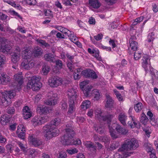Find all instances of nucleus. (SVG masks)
I'll use <instances>...</instances> for the list:
<instances>
[{
  "label": "nucleus",
  "mask_w": 158,
  "mask_h": 158,
  "mask_svg": "<svg viewBox=\"0 0 158 158\" xmlns=\"http://www.w3.org/2000/svg\"><path fill=\"white\" fill-rule=\"evenodd\" d=\"M6 41L5 38H0V51L5 53H7L10 50V46L6 43Z\"/></svg>",
  "instance_id": "obj_8"
},
{
  "label": "nucleus",
  "mask_w": 158,
  "mask_h": 158,
  "mask_svg": "<svg viewBox=\"0 0 158 158\" xmlns=\"http://www.w3.org/2000/svg\"><path fill=\"white\" fill-rule=\"evenodd\" d=\"M141 53L138 52H135L134 54V58L135 60H137L141 57Z\"/></svg>",
  "instance_id": "obj_59"
},
{
  "label": "nucleus",
  "mask_w": 158,
  "mask_h": 158,
  "mask_svg": "<svg viewBox=\"0 0 158 158\" xmlns=\"http://www.w3.org/2000/svg\"><path fill=\"white\" fill-rule=\"evenodd\" d=\"M143 107V104L141 102L135 104L134 106L135 110L137 112H140L142 110Z\"/></svg>",
  "instance_id": "obj_42"
},
{
  "label": "nucleus",
  "mask_w": 158,
  "mask_h": 158,
  "mask_svg": "<svg viewBox=\"0 0 158 158\" xmlns=\"http://www.w3.org/2000/svg\"><path fill=\"white\" fill-rule=\"evenodd\" d=\"M118 119L123 126L126 125V121L127 119V116L124 113H121L118 116Z\"/></svg>",
  "instance_id": "obj_28"
},
{
  "label": "nucleus",
  "mask_w": 158,
  "mask_h": 158,
  "mask_svg": "<svg viewBox=\"0 0 158 158\" xmlns=\"http://www.w3.org/2000/svg\"><path fill=\"white\" fill-rule=\"evenodd\" d=\"M49 110H52V109L49 107L40 106L37 107V111L40 114H47L49 112Z\"/></svg>",
  "instance_id": "obj_20"
},
{
  "label": "nucleus",
  "mask_w": 158,
  "mask_h": 158,
  "mask_svg": "<svg viewBox=\"0 0 158 158\" xmlns=\"http://www.w3.org/2000/svg\"><path fill=\"white\" fill-rule=\"evenodd\" d=\"M103 37V35L102 34H99L96 35L94 36V38L97 41L100 40H101Z\"/></svg>",
  "instance_id": "obj_64"
},
{
  "label": "nucleus",
  "mask_w": 158,
  "mask_h": 158,
  "mask_svg": "<svg viewBox=\"0 0 158 158\" xmlns=\"http://www.w3.org/2000/svg\"><path fill=\"white\" fill-rule=\"evenodd\" d=\"M75 102H73L72 103L71 102H69V108L68 113L69 114L72 113L74 109Z\"/></svg>",
  "instance_id": "obj_43"
},
{
  "label": "nucleus",
  "mask_w": 158,
  "mask_h": 158,
  "mask_svg": "<svg viewBox=\"0 0 158 158\" xmlns=\"http://www.w3.org/2000/svg\"><path fill=\"white\" fill-rule=\"evenodd\" d=\"M40 77L39 76H34L29 81L27 87L31 89L33 91L38 90L41 87L42 84L40 82Z\"/></svg>",
  "instance_id": "obj_4"
},
{
  "label": "nucleus",
  "mask_w": 158,
  "mask_h": 158,
  "mask_svg": "<svg viewBox=\"0 0 158 158\" xmlns=\"http://www.w3.org/2000/svg\"><path fill=\"white\" fill-rule=\"evenodd\" d=\"M61 120L59 118H56L53 119L50 124L54 126H57L61 123Z\"/></svg>",
  "instance_id": "obj_33"
},
{
  "label": "nucleus",
  "mask_w": 158,
  "mask_h": 158,
  "mask_svg": "<svg viewBox=\"0 0 158 158\" xmlns=\"http://www.w3.org/2000/svg\"><path fill=\"white\" fill-rule=\"evenodd\" d=\"M60 31L67 36L71 32V31L68 29L63 27L60 28Z\"/></svg>",
  "instance_id": "obj_52"
},
{
  "label": "nucleus",
  "mask_w": 158,
  "mask_h": 158,
  "mask_svg": "<svg viewBox=\"0 0 158 158\" xmlns=\"http://www.w3.org/2000/svg\"><path fill=\"white\" fill-rule=\"evenodd\" d=\"M121 148L119 150V151L122 152V154L123 155L119 154L118 153H117L115 154L114 156L115 158H125V157H127L128 156H129L132 154V153L130 152L127 151L124 152V150L123 151L121 150Z\"/></svg>",
  "instance_id": "obj_21"
},
{
  "label": "nucleus",
  "mask_w": 158,
  "mask_h": 158,
  "mask_svg": "<svg viewBox=\"0 0 158 158\" xmlns=\"http://www.w3.org/2000/svg\"><path fill=\"white\" fill-rule=\"evenodd\" d=\"M91 102L89 100H85L83 102L81 108L83 110H85L89 107Z\"/></svg>",
  "instance_id": "obj_36"
},
{
  "label": "nucleus",
  "mask_w": 158,
  "mask_h": 158,
  "mask_svg": "<svg viewBox=\"0 0 158 158\" xmlns=\"http://www.w3.org/2000/svg\"><path fill=\"white\" fill-rule=\"evenodd\" d=\"M35 64V61L33 59L24 60H23L21 65L24 69L29 70L34 67Z\"/></svg>",
  "instance_id": "obj_9"
},
{
  "label": "nucleus",
  "mask_w": 158,
  "mask_h": 158,
  "mask_svg": "<svg viewBox=\"0 0 158 158\" xmlns=\"http://www.w3.org/2000/svg\"><path fill=\"white\" fill-rule=\"evenodd\" d=\"M50 70V67L47 65L44 64L42 66L41 73L44 75H46L48 74Z\"/></svg>",
  "instance_id": "obj_31"
},
{
  "label": "nucleus",
  "mask_w": 158,
  "mask_h": 158,
  "mask_svg": "<svg viewBox=\"0 0 158 158\" xmlns=\"http://www.w3.org/2000/svg\"><path fill=\"white\" fill-rule=\"evenodd\" d=\"M61 109L63 110H66L67 109L68 105L66 102L62 101L60 104Z\"/></svg>",
  "instance_id": "obj_44"
},
{
  "label": "nucleus",
  "mask_w": 158,
  "mask_h": 158,
  "mask_svg": "<svg viewBox=\"0 0 158 158\" xmlns=\"http://www.w3.org/2000/svg\"><path fill=\"white\" fill-rule=\"evenodd\" d=\"M95 130L100 134H102L104 132V130L102 128V127H99L97 125H95L94 126Z\"/></svg>",
  "instance_id": "obj_49"
},
{
  "label": "nucleus",
  "mask_w": 158,
  "mask_h": 158,
  "mask_svg": "<svg viewBox=\"0 0 158 158\" xmlns=\"http://www.w3.org/2000/svg\"><path fill=\"white\" fill-rule=\"evenodd\" d=\"M23 76L21 74H16L14 76V78L15 80V82L17 84V86H20L23 83Z\"/></svg>",
  "instance_id": "obj_22"
},
{
  "label": "nucleus",
  "mask_w": 158,
  "mask_h": 158,
  "mask_svg": "<svg viewBox=\"0 0 158 158\" xmlns=\"http://www.w3.org/2000/svg\"><path fill=\"white\" fill-rule=\"evenodd\" d=\"M149 58V56L147 55H145L143 56L142 60V67L144 68L145 71L148 70V61Z\"/></svg>",
  "instance_id": "obj_25"
},
{
  "label": "nucleus",
  "mask_w": 158,
  "mask_h": 158,
  "mask_svg": "<svg viewBox=\"0 0 158 158\" xmlns=\"http://www.w3.org/2000/svg\"><path fill=\"white\" fill-rule=\"evenodd\" d=\"M102 112L101 109L97 108L95 110V118L99 120L106 121L107 123H110L112 118L115 116L114 114H108L105 116L102 115Z\"/></svg>",
  "instance_id": "obj_5"
},
{
  "label": "nucleus",
  "mask_w": 158,
  "mask_h": 158,
  "mask_svg": "<svg viewBox=\"0 0 158 158\" xmlns=\"http://www.w3.org/2000/svg\"><path fill=\"white\" fill-rule=\"evenodd\" d=\"M31 122L34 126L41 125L42 124L40 118H38L37 117L33 118L31 120Z\"/></svg>",
  "instance_id": "obj_37"
},
{
  "label": "nucleus",
  "mask_w": 158,
  "mask_h": 158,
  "mask_svg": "<svg viewBox=\"0 0 158 158\" xmlns=\"http://www.w3.org/2000/svg\"><path fill=\"white\" fill-rule=\"evenodd\" d=\"M89 5L90 8L98 9L100 4L98 0H89Z\"/></svg>",
  "instance_id": "obj_24"
},
{
  "label": "nucleus",
  "mask_w": 158,
  "mask_h": 158,
  "mask_svg": "<svg viewBox=\"0 0 158 158\" xmlns=\"http://www.w3.org/2000/svg\"><path fill=\"white\" fill-rule=\"evenodd\" d=\"M55 55L51 53H48L45 54L44 56L45 60L50 62H54L55 61Z\"/></svg>",
  "instance_id": "obj_26"
},
{
  "label": "nucleus",
  "mask_w": 158,
  "mask_h": 158,
  "mask_svg": "<svg viewBox=\"0 0 158 158\" xmlns=\"http://www.w3.org/2000/svg\"><path fill=\"white\" fill-rule=\"evenodd\" d=\"M129 42L130 43V48H129V50L131 48L133 51L136 50L138 48L137 43L135 41L133 40L132 39H130Z\"/></svg>",
  "instance_id": "obj_30"
},
{
  "label": "nucleus",
  "mask_w": 158,
  "mask_h": 158,
  "mask_svg": "<svg viewBox=\"0 0 158 158\" xmlns=\"http://www.w3.org/2000/svg\"><path fill=\"white\" fill-rule=\"evenodd\" d=\"M8 16L3 13L0 12V20L2 21L6 20Z\"/></svg>",
  "instance_id": "obj_56"
},
{
  "label": "nucleus",
  "mask_w": 158,
  "mask_h": 158,
  "mask_svg": "<svg viewBox=\"0 0 158 158\" xmlns=\"http://www.w3.org/2000/svg\"><path fill=\"white\" fill-rule=\"evenodd\" d=\"M37 42L39 43L40 44L44 46L45 47H49V44L47 43L45 41L40 39H37L36 40Z\"/></svg>",
  "instance_id": "obj_47"
},
{
  "label": "nucleus",
  "mask_w": 158,
  "mask_h": 158,
  "mask_svg": "<svg viewBox=\"0 0 158 158\" xmlns=\"http://www.w3.org/2000/svg\"><path fill=\"white\" fill-rule=\"evenodd\" d=\"M94 100H98L100 98V95L98 90L97 89L93 90L91 94Z\"/></svg>",
  "instance_id": "obj_34"
},
{
  "label": "nucleus",
  "mask_w": 158,
  "mask_h": 158,
  "mask_svg": "<svg viewBox=\"0 0 158 158\" xmlns=\"http://www.w3.org/2000/svg\"><path fill=\"white\" fill-rule=\"evenodd\" d=\"M7 93L5 94L4 97H2L3 102L4 106H7L10 104L11 99L14 98L15 95L14 90H11L6 92Z\"/></svg>",
  "instance_id": "obj_7"
},
{
  "label": "nucleus",
  "mask_w": 158,
  "mask_h": 158,
  "mask_svg": "<svg viewBox=\"0 0 158 158\" xmlns=\"http://www.w3.org/2000/svg\"><path fill=\"white\" fill-rule=\"evenodd\" d=\"M85 145L90 150L95 151L96 150V147L94 145V143L89 141L86 142L85 143Z\"/></svg>",
  "instance_id": "obj_39"
},
{
  "label": "nucleus",
  "mask_w": 158,
  "mask_h": 158,
  "mask_svg": "<svg viewBox=\"0 0 158 158\" xmlns=\"http://www.w3.org/2000/svg\"><path fill=\"white\" fill-rule=\"evenodd\" d=\"M92 88V87L91 86H88L84 89L83 92L85 96L89 97L91 96V89Z\"/></svg>",
  "instance_id": "obj_38"
},
{
  "label": "nucleus",
  "mask_w": 158,
  "mask_h": 158,
  "mask_svg": "<svg viewBox=\"0 0 158 158\" xmlns=\"http://www.w3.org/2000/svg\"><path fill=\"white\" fill-rule=\"evenodd\" d=\"M10 117L7 114H4L0 118V122L2 125H6L9 121Z\"/></svg>",
  "instance_id": "obj_29"
},
{
  "label": "nucleus",
  "mask_w": 158,
  "mask_h": 158,
  "mask_svg": "<svg viewBox=\"0 0 158 158\" xmlns=\"http://www.w3.org/2000/svg\"><path fill=\"white\" fill-rule=\"evenodd\" d=\"M10 78L9 76L6 74L3 73L1 74L0 77V84L6 85L10 81Z\"/></svg>",
  "instance_id": "obj_19"
},
{
  "label": "nucleus",
  "mask_w": 158,
  "mask_h": 158,
  "mask_svg": "<svg viewBox=\"0 0 158 158\" xmlns=\"http://www.w3.org/2000/svg\"><path fill=\"white\" fill-rule=\"evenodd\" d=\"M143 16H142L135 19L133 23V25H136L138 23L142 21L143 19Z\"/></svg>",
  "instance_id": "obj_51"
},
{
  "label": "nucleus",
  "mask_w": 158,
  "mask_h": 158,
  "mask_svg": "<svg viewBox=\"0 0 158 158\" xmlns=\"http://www.w3.org/2000/svg\"><path fill=\"white\" fill-rule=\"evenodd\" d=\"M62 79L57 76L50 78L48 80V84L52 87H57L62 84Z\"/></svg>",
  "instance_id": "obj_6"
},
{
  "label": "nucleus",
  "mask_w": 158,
  "mask_h": 158,
  "mask_svg": "<svg viewBox=\"0 0 158 158\" xmlns=\"http://www.w3.org/2000/svg\"><path fill=\"white\" fill-rule=\"evenodd\" d=\"M106 102L105 106L108 108H112L114 107V101L112 99L111 96L107 94L106 95Z\"/></svg>",
  "instance_id": "obj_17"
},
{
  "label": "nucleus",
  "mask_w": 158,
  "mask_h": 158,
  "mask_svg": "<svg viewBox=\"0 0 158 158\" xmlns=\"http://www.w3.org/2000/svg\"><path fill=\"white\" fill-rule=\"evenodd\" d=\"M34 53L35 56H40L43 53L41 48L38 47H36L35 48Z\"/></svg>",
  "instance_id": "obj_40"
},
{
  "label": "nucleus",
  "mask_w": 158,
  "mask_h": 158,
  "mask_svg": "<svg viewBox=\"0 0 158 158\" xmlns=\"http://www.w3.org/2000/svg\"><path fill=\"white\" fill-rule=\"evenodd\" d=\"M23 101L22 100H19L16 101L14 103V106L16 107H19L22 104Z\"/></svg>",
  "instance_id": "obj_63"
},
{
  "label": "nucleus",
  "mask_w": 158,
  "mask_h": 158,
  "mask_svg": "<svg viewBox=\"0 0 158 158\" xmlns=\"http://www.w3.org/2000/svg\"><path fill=\"white\" fill-rule=\"evenodd\" d=\"M140 121L144 125H145L148 122V119L146 115L143 113L141 115Z\"/></svg>",
  "instance_id": "obj_41"
},
{
  "label": "nucleus",
  "mask_w": 158,
  "mask_h": 158,
  "mask_svg": "<svg viewBox=\"0 0 158 158\" xmlns=\"http://www.w3.org/2000/svg\"><path fill=\"white\" fill-rule=\"evenodd\" d=\"M88 52L90 54H92L93 56L96 58L98 60H101V58L99 57V51L98 50H95L94 49H91L90 48H88Z\"/></svg>",
  "instance_id": "obj_27"
},
{
  "label": "nucleus",
  "mask_w": 158,
  "mask_h": 158,
  "mask_svg": "<svg viewBox=\"0 0 158 158\" xmlns=\"http://www.w3.org/2000/svg\"><path fill=\"white\" fill-rule=\"evenodd\" d=\"M52 96L51 97L45 102V103L48 105L54 106L57 103L58 100L57 94H56L50 93Z\"/></svg>",
  "instance_id": "obj_11"
},
{
  "label": "nucleus",
  "mask_w": 158,
  "mask_h": 158,
  "mask_svg": "<svg viewBox=\"0 0 158 158\" xmlns=\"http://www.w3.org/2000/svg\"><path fill=\"white\" fill-rule=\"evenodd\" d=\"M115 129L117 132L120 135H126L128 132L127 129L123 128L120 125L116 124Z\"/></svg>",
  "instance_id": "obj_23"
},
{
  "label": "nucleus",
  "mask_w": 158,
  "mask_h": 158,
  "mask_svg": "<svg viewBox=\"0 0 158 158\" xmlns=\"http://www.w3.org/2000/svg\"><path fill=\"white\" fill-rule=\"evenodd\" d=\"M15 110L14 108L13 107L7 108V112L9 114H14L15 112Z\"/></svg>",
  "instance_id": "obj_58"
},
{
  "label": "nucleus",
  "mask_w": 158,
  "mask_h": 158,
  "mask_svg": "<svg viewBox=\"0 0 158 158\" xmlns=\"http://www.w3.org/2000/svg\"><path fill=\"white\" fill-rule=\"evenodd\" d=\"M36 151L34 149L30 150L29 151V156L30 158H32L35 156Z\"/></svg>",
  "instance_id": "obj_53"
},
{
  "label": "nucleus",
  "mask_w": 158,
  "mask_h": 158,
  "mask_svg": "<svg viewBox=\"0 0 158 158\" xmlns=\"http://www.w3.org/2000/svg\"><path fill=\"white\" fill-rule=\"evenodd\" d=\"M154 39V33L153 32H152L148 34V42H152Z\"/></svg>",
  "instance_id": "obj_45"
},
{
  "label": "nucleus",
  "mask_w": 158,
  "mask_h": 158,
  "mask_svg": "<svg viewBox=\"0 0 158 158\" xmlns=\"http://www.w3.org/2000/svg\"><path fill=\"white\" fill-rule=\"evenodd\" d=\"M22 56L23 60L33 59L32 53L28 49H25L22 51Z\"/></svg>",
  "instance_id": "obj_16"
},
{
  "label": "nucleus",
  "mask_w": 158,
  "mask_h": 158,
  "mask_svg": "<svg viewBox=\"0 0 158 158\" xmlns=\"http://www.w3.org/2000/svg\"><path fill=\"white\" fill-rule=\"evenodd\" d=\"M44 12L45 16H48L50 18L53 17L52 12L50 10H45Z\"/></svg>",
  "instance_id": "obj_48"
},
{
  "label": "nucleus",
  "mask_w": 158,
  "mask_h": 158,
  "mask_svg": "<svg viewBox=\"0 0 158 158\" xmlns=\"http://www.w3.org/2000/svg\"><path fill=\"white\" fill-rule=\"evenodd\" d=\"M110 123H108V127L109 129V131L110 135L113 139H116L118 138V136L116 132L114 129L110 126Z\"/></svg>",
  "instance_id": "obj_32"
},
{
  "label": "nucleus",
  "mask_w": 158,
  "mask_h": 158,
  "mask_svg": "<svg viewBox=\"0 0 158 158\" xmlns=\"http://www.w3.org/2000/svg\"><path fill=\"white\" fill-rule=\"evenodd\" d=\"M5 62V57L4 55L0 54V66L4 64Z\"/></svg>",
  "instance_id": "obj_55"
},
{
  "label": "nucleus",
  "mask_w": 158,
  "mask_h": 158,
  "mask_svg": "<svg viewBox=\"0 0 158 158\" xmlns=\"http://www.w3.org/2000/svg\"><path fill=\"white\" fill-rule=\"evenodd\" d=\"M114 92L116 95L117 98L119 101H122L123 100V97L118 91L116 89H114Z\"/></svg>",
  "instance_id": "obj_46"
},
{
  "label": "nucleus",
  "mask_w": 158,
  "mask_h": 158,
  "mask_svg": "<svg viewBox=\"0 0 158 158\" xmlns=\"http://www.w3.org/2000/svg\"><path fill=\"white\" fill-rule=\"evenodd\" d=\"M23 111V115L24 119H27L31 117L32 113L28 106H25L24 107Z\"/></svg>",
  "instance_id": "obj_18"
},
{
  "label": "nucleus",
  "mask_w": 158,
  "mask_h": 158,
  "mask_svg": "<svg viewBox=\"0 0 158 158\" xmlns=\"http://www.w3.org/2000/svg\"><path fill=\"white\" fill-rule=\"evenodd\" d=\"M7 3L11 5L12 6L16 8H18L20 6L18 4L16 5L14 1H11L9 0L8 2H7Z\"/></svg>",
  "instance_id": "obj_61"
},
{
  "label": "nucleus",
  "mask_w": 158,
  "mask_h": 158,
  "mask_svg": "<svg viewBox=\"0 0 158 158\" xmlns=\"http://www.w3.org/2000/svg\"><path fill=\"white\" fill-rule=\"evenodd\" d=\"M67 151L69 154L71 155L77 153L78 152V149L76 148L67 150Z\"/></svg>",
  "instance_id": "obj_57"
},
{
  "label": "nucleus",
  "mask_w": 158,
  "mask_h": 158,
  "mask_svg": "<svg viewBox=\"0 0 158 158\" xmlns=\"http://www.w3.org/2000/svg\"><path fill=\"white\" fill-rule=\"evenodd\" d=\"M28 140L30 144L35 147H38L42 144V142L33 135L29 136Z\"/></svg>",
  "instance_id": "obj_13"
},
{
  "label": "nucleus",
  "mask_w": 158,
  "mask_h": 158,
  "mask_svg": "<svg viewBox=\"0 0 158 158\" xmlns=\"http://www.w3.org/2000/svg\"><path fill=\"white\" fill-rule=\"evenodd\" d=\"M44 136L47 139H50L53 137L57 136L59 133V131L53 125L50 123L45 125L43 127Z\"/></svg>",
  "instance_id": "obj_1"
},
{
  "label": "nucleus",
  "mask_w": 158,
  "mask_h": 158,
  "mask_svg": "<svg viewBox=\"0 0 158 158\" xmlns=\"http://www.w3.org/2000/svg\"><path fill=\"white\" fill-rule=\"evenodd\" d=\"M20 48L19 47H16L13 54L11 55V60L12 62L14 63H16L20 60Z\"/></svg>",
  "instance_id": "obj_12"
},
{
  "label": "nucleus",
  "mask_w": 158,
  "mask_h": 158,
  "mask_svg": "<svg viewBox=\"0 0 158 158\" xmlns=\"http://www.w3.org/2000/svg\"><path fill=\"white\" fill-rule=\"evenodd\" d=\"M25 128L23 124H19L17 127L16 133L19 138L22 139H24L25 135Z\"/></svg>",
  "instance_id": "obj_15"
},
{
  "label": "nucleus",
  "mask_w": 158,
  "mask_h": 158,
  "mask_svg": "<svg viewBox=\"0 0 158 158\" xmlns=\"http://www.w3.org/2000/svg\"><path fill=\"white\" fill-rule=\"evenodd\" d=\"M56 64L58 68L61 69L62 68L63 64L62 61L59 60L55 61Z\"/></svg>",
  "instance_id": "obj_54"
},
{
  "label": "nucleus",
  "mask_w": 158,
  "mask_h": 158,
  "mask_svg": "<svg viewBox=\"0 0 158 158\" xmlns=\"http://www.w3.org/2000/svg\"><path fill=\"white\" fill-rule=\"evenodd\" d=\"M67 156V154L64 152L61 151L59 153V158H66Z\"/></svg>",
  "instance_id": "obj_62"
},
{
  "label": "nucleus",
  "mask_w": 158,
  "mask_h": 158,
  "mask_svg": "<svg viewBox=\"0 0 158 158\" xmlns=\"http://www.w3.org/2000/svg\"><path fill=\"white\" fill-rule=\"evenodd\" d=\"M139 147V143L137 140L134 138L126 140L122 145L121 150H135Z\"/></svg>",
  "instance_id": "obj_3"
},
{
  "label": "nucleus",
  "mask_w": 158,
  "mask_h": 158,
  "mask_svg": "<svg viewBox=\"0 0 158 158\" xmlns=\"http://www.w3.org/2000/svg\"><path fill=\"white\" fill-rule=\"evenodd\" d=\"M82 75L87 78H90L92 79H95L98 77L97 75L94 71L90 69L83 70L81 72Z\"/></svg>",
  "instance_id": "obj_10"
},
{
  "label": "nucleus",
  "mask_w": 158,
  "mask_h": 158,
  "mask_svg": "<svg viewBox=\"0 0 158 158\" xmlns=\"http://www.w3.org/2000/svg\"><path fill=\"white\" fill-rule=\"evenodd\" d=\"M65 130L66 133L61 137V142L64 145H71L72 143V139L74 136V132L70 127L65 128Z\"/></svg>",
  "instance_id": "obj_2"
},
{
  "label": "nucleus",
  "mask_w": 158,
  "mask_h": 158,
  "mask_svg": "<svg viewBox=\"0 0 158 158\" xmlns=\"http://www.w3.org/2000/svg\"><path fill=\"white\" fill-rule=\"evenodd\" d=\"M68 36L71 41L73 43L77 40V38L76 36L74 34L71 33Z\"/></svg>",
  "instance_id": "obj_50"
},
{
  "label": "nucleus",
  "mask_w": 158,
  "mask_h": 158,
  "mask_svg": "<svg viewBox=\"0 0 158 158\" xmlns=\"http://www.w3.org/2000/svg\"><path fill=\"white\" fill-rule=\"evenodd\" d=\"M17 144L22 151H25V147L24 146V144H23L21 142H17Z\"/></svg>",
  "instance_id": "obj_60"
},
{
  "label": "nucleus",
  "mask_w": 158,
  "mask_h": 158,
  "mask_svg": "<svg viewBox=\"0 0 158 158\" xmlns=\"http://www.w3.org/2000/svg\"><path fill=\"white\" fill-rule=\"evenodd\" d=\"M67 93L69 98V102H71V103L73 102H75L77 97L76 90L73 88L69 89L68 90Z\"/></svg>",
  "instance_id": "obj_14"
},
{
  "label": "nucleus",
  "mask_w": 158,
  "mask_h": 158,
  "mask_svg": "<svg viewBox=\"0 0 158 158\" xmlns=\"http://www.w3.org/2000/svg\"><path fill=\"white\" fill-rule=\"evenodd\" d=\"M143 146L146 150L149 153L151 152H155V150L153 149V148L150 143H145L144 144Z\"/></svg>",
  "instance_id": "obj_35"
}]
</instances>
